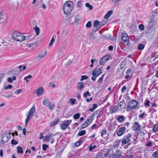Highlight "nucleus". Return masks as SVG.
<instances>
[{
    "mask_svg": "<svg viewBox=\"0 0 158 158\" xmlns=\"http://www.w3.org/2000/svg\"><path fill=\"white\" fill-rule=\"evenodd\" d=\"M73 6V2L71 1L66 2L63 6V11L64 14H69L72 11Z\"/></svg>",
    "mask_w": 158,
    "mask_h": 158,
    "instance_id": "obj_1",
    "label": "nucleus"
},
{
    "mask_svg": "<svg viewBox=\"0 0 158 158\" xmlns=\"http://www.w3.org/2000/svg\"><path fill=\"white\" fill-rule=\"evenodd\" d=\"M12 37L17 41H22L26 39L25 37L23 34L17 31L13 32Z\"/></svg>",
    "mask_w": 158,
    "mask_h": 158,
    "instance_id": "obj_2",
    "label": "nucleus"
},
{
    "mask_svg": "<svg viewBox=\"0 0 158 158\" xmlns=\"http://www.w3.org/2000/svg\"><path fill=\"white\" fill-rule=\"evenodd\" d=\"M35 110V106L33 105L32 108L30 109L28 114L27 116L25 121V124L27 125L30 119L34 115V113Z\"/></svg>",
    "mask_w": 158,
    "mask_h": 158,
    "instance_id": "obj_3",
    "label": "nucleus"
},
{
    "mask_svg": "<svg viewBox=\"0 0 158 158\" xmlns=\"http://www.w3.org/2000/svg\"><path fill=\"white\" fill-rule=\"evenodd\" d=\"M138 104V102L136 100H133L131 101L128 104L127 110V111L130 110L131 109L135 108Z\"/></svg>",
    "mask_w": 158,
    "mask_h": 158,
    "instance_id": "obj_4",
    "label": "nucleus"
},
{
    "mask_svg": "<svg viewBox=\"0 0 158 158\" xmlns=\"http://www.w3.org/2000/svg\"><path fill=\"white\" fill-rule=\"evenodd\" d=\"M11 137V133L7 132H4L2 135V141L3 143L7 142Z\"/></svg>",
    "mask_w": 158,
    "mask_h": 158,
    "instance_id": "obj_5",
    "label": "nucleus"
},
{
    "mask_svg": "<svg viewBox=\"0 0 158 158\" xmlns=\"http://www.w3.org/2000/svg\"><path fill=\"white\" fill-rule=\"evenodd\" d=\"M122 39L123 43L125 45H127L129 43V37L127 33H124L122 35Z\"/></svg>",
    "mask_w": 158,
    "mask_h": 158,
    "instance_id": "obj_6",
    "label": "nucleus"
},
{
    "mask_svg": "<svg viewBox=\"0 0 158 158\" xmlns=\"http://www.w3.org/2000/svg\"><path fill=\"white\" fill-rule=\"evenodd\" d=\"M72 120H65L60 124V128L62 130L65 129L69 126V124L71 123Z\"/></svg>",
    "mask_w": 158,
    "mask_h": 158,
    "instance_id": "obj_7",
    "label": "nucleus"
},
{
    "mask_svg": "<svg viewBox=\"0 0 158 158\" xmlns=\"http://www.w3.org/2000/svg\"><path fill=\"white\" fill-rule=\"evenodd\" d=\"M131 136L130 133H129L127 136L124 137L123 139L122 143L124 144H126L130 141V138Z\"/></svg>",
    "mask_w": 158,
    "mask_h": 158,
    "instance_id": "obj_8",
    "label": "nucleus"
},
{
    "mask_svg": "<svg viewBox=\"0 0 158 158\" xmlns=\"http://www.w3.org/2000/svg\"><path fill=\"white\" fill-rule=\"evenodd\" d=\"M126 129V127H121L119 131L117 132V135L118 136H119L122 135L124 133Z\"/></svg>",
    "mask_w": 158,
    "mask_h": 158,
    "instance_id": "obj_9",
    "label": "nucleus"
},
{
    "mask_svg": "<svg viewBox=\"0 0 158 158\" xmlns=\"http://www.w3.org/2000/svg\"><path fill=\"white\" fill-rule=\"evenodd\" d=\"M126 106V104L124 102H120L118 104V107L119 110L121 111L124 110Z\"/></svg>",
    "mask_w": 158,
    "mask_h": 158,
    "instance_id": "obj_10",
    "label": "nucleus"
},
{
    "mask_svg": "<svg viewBox=\"0 0 158 158\" xmlns=\"http://www.w3.org/2000/svg\"><path fill=\"white\" fill-rule=\"evenodd\" d=\"M101 73V70L100 69H95L93 70L92 74L94 76L97 77L100 75Z\"/></svg>",
    "mask_w": 158,
    "mask_h": 158,
    "instance_id": "obj_11",
    "label": "nucleus"
},
{
    "mask_svg": "<svg viewBox=\"0 0 158 158\" xmlns=\"http://www.w3.org/2000/svg\"><path fill=\"white\" fill-rule=\"evenodd\" d=\"M141 126V125L138 123L135 122L134 123L133 128L134 130L135 131H140Z\"/></svg>",
    "mask_w": 158,
    "mask_h": 158,
    "instance_id": "obj_12",
    "label": "nucleus"
},
{
    "mask_svg": "<svg viewBox=\"0 0 158 158\" xmlns=\"http://www.w3.org/2000/svg\"><path fill=\"white\" fill-rule=\"evenodd\" d=\"M44 93V89L42 87H40L37 89L36 94L37 96L41 95Z\"/></svg>",
    "mask_w": 158,
    "mask_h": 158,
    "instance_id": "obj_13",
    "label": "nucleus"
},
{
    "mask_svg": "<svg viewBox=\"0 0 158 158\" xmlns=\"http://www.w3.org/2000/svg\"><path fill=\"white\" fill-rule=\"evenodd\" d=\"M52 136V134L46 135L44 137V140L47 142H49Z\"/></svg>",
    "mask_w": 158,
    "mask_h": 158,
    "instance_id": "obj_14",
    "label": "nucleus"
},
{
    "mask_svg": "<svg viewBox=\"0 0 158 158\" xmlns=\"http://www.w3.org/2000/svg\"><path fill=\"white\" fill-rule=\"evenodd\" d=\"M77 87L79 91H81L84 87V84L82 82H79L77 85Z\"/></svg>",
    "mask_w": 158,
    "mask_h": 158,
    "instance_id": "obj_15",
    "label": "nucleus"
},
{
    "mask_svg": "<svg viewBox=\"0 0 158 158\" xmlns=\"http://www.w3.org/2000/svg\"><path fill=\"white\" fill-rule=\"evenodd\" d=\"M113 11L111 10H110L108 11L104 16V18L106 19H108L110 16L113 13Z\"/></svg>",
    "mask_w": 158,
    "mask_h": 158,
    "instance_id": "obj_16",
    "label": "nucleus"
},
{
    "mask_svg": "<svg viewBox=\"0 0 158 158\" xmlns=\"http://www.w3.org/2000/svg\"><path fill=\"white\" fill-rule=\"evenodd\" d=\"M107 134V130L106 129H103L101 132V136L104 138H106V135Z\"/></svg>",
    "mask_w": 158,
    "mask_h": 158,
    "instance_id": "obj_17",
    "label": "nucleus"
},
{
    "mask_svg": "<svg viewBox=\"0 0 158 158\" xmlns=\"http://www.w3.org/2000/svg\"><path fill=\"white\" fill-rule=\"evenodd\" d=\"M46 52L45 51H42L40 53L38 57L40 58H42L46 56Z\"/></svg>",
    "mask_w": 158,
    "mask_h": 158,
    "instance_id": "obj_18",
    "label": "nucleus"
},
{
    "mask_svg": "<svg viewBox=\"0 0 158 158\" xmlns=\"http://www.w3.org/2000/svg\"><path fill=\"white\" fill-rule=\"evenodd\" d=\"M125 117L123 115L119 116L117 118V120L118 122L120 123H122L124 120Z\"/></svg>",
    "mask_w": 158,
    "mask_h": 158,
    "instance_id": "obj_19",
    "label": "nucleus"
},
{
    "mask_svg": "<svg viewBox=\"0 0 158 158\" xmlns=\"http://www.w3.org/2000/svg\"><path fill=\"white\" fill-rule=\"evenodd\" d=\"M133 73L132 69L131 68H129L126 71V74L130 76H132Z\"/></svg>",
    "mask_w": 158,
    "mask_h": 158,
    "instance_id": "obj_20",
    "label": "nucleus"
},
{
    "mask_svg": "<svg viewBox=\"0 0 158 158\" xmlns=\"http://www.w3.org/2000/svg\"><path fill=\"white\" fill-rule=\"evenodd\" d=\"M116 153L115 156L117 158H121L122 157L121 152L119 150H117L116 152Z\"/></svg>",
    "mask_w": 158,
    "mask_h": 158,
    "instance_id": "obj_21",
    "label": "nucleus"
},
{
    "mask_svg": "<svg viewBox=\"0 0 158 158\" xmlns=\"http://www.w3.org/2000/svg\"><path fill=\"white\" fill-rule=\"evenodd\" d=\"M74 22L77 23L81 19V17L79 15H76L74 17Z\"/></svg>",
    "mask_w": 158,
    "mask_h": 158,
    "instance_id": "obj_22",
    "label": "nucleus"
},
{
    "mask_svg": "<svg viewBox=\"0 0 158 158\" xmlns=\"http://www.w3.org/2000/svg\"><path fill=\"white\" fill-rule=\"evenodd\" d=\"M154 132L158 131V123H156L154 126L152 130Z\"/></svg>",
    "mask_w": 158,
    "mask_h": 158,
    "instance_id": "obj_23",
    "label": "nucleus"
},
{
    "mask_svg": "<svg viewBox=\"0 0 158 158\" xmlns=\"http://www.w3.org/2000/svg\"><path fill=\"white\" fill-rule=\"evenodd\" d=\"M17 152L18 153L23 154V153L22 148L20 146H18L17 148Z\"/></svg>",
    "mask_w": 158,
    "mask_h": 158,
    "instance_id": "obj_24",
    "label": "nucleus"
},
{
    "mask_svg": "<svg viewBox=\"0 0 158 158\" xmlns=\"http://www.w3.org/2000/svg\"><path fill=\"white\" fill-rule=\"evenodd\" d=\"M16 79V77L15 76H13L12 78L11 77H9L7 79V81L10 83H12L13 80L15 81Z\"/></svg>",
    "mask_w": 158,
    "mask_h": 158,
    "instance_id": "obj_25",
    "label": "nucleus"
},
{
    "mask_svg": "<svg viewBox=\"0 0 158 158\" xmlns=\"http://www.w3.org/2000/svg\"><path fill=\"white\" fill-rule=\"evenodd\" d=\"M100 24V22L98 21H95L94 23L93 26L94 27H99Z\"/></svg>",
    "mask_w": 158,
    "mask_h": 158,
    "instance_id": "obj_26",
    "label": "nucleus"
},
{
    "mask_svg": "<svg viewBox=\"0 0 158 158\" xmlns=\"http://www.w3.org/2000/svg\"><path fill=\"white\" fill-rule=\"evenodd\" d=\"M151 102L148 99H146L144 102V105L148 107H150L151 106L150 104Z\"/></svg>",
    "mask_w": 158,
    "mask_h": 158,
    "instance_id": "obj_27",
    "label": "nucleus"
},
{
    "mask_svg": "<svg viewBox=\"0 0 158 158\" xmlns=\"http://www.w3.org/2000/svg\"><path fill=\"white\" fill-rule=\"evenodd\" d=\"M105 75V74H103L100 78L99 79L98 81H97V82L100 83V84H101L103 82V78Z\"/></svg>",
    "mask_w": 158,
    "mask_h": 158,
    "instance_id": "obj_28",
    "label": "nucleus"
},
{
    "mask_svg": "<svg viewBox=\"0 0 158 158\" xmlns=\"http://www.w3.org/2000/svg\"><path fill=\"white\" fill-rule=\"evenodd\" d=\"M152 156L154 158H157L158 157V149L153 153Z\"/></svg>",
    "mask_w": 158,
    "mask_h": 158,
    "instance_id": "obj_29",
    "label": "nucleus"
},
{
    "mask_svg": "<svg viewBox=\"0 0 158 158\" xmlns=\"http://www.w3.org/2000/svg\"><path fill=\"white\" fill-rule=\"evenodd\" d=\"M32 76L31 75H29L25 77L24 78V80L26 81V83H28L29 81L28 79L32 78Z\"/></svg>",
    "mask_w": 158,
    "mask_h": 158,
    "instance_id": "obj_30",
    "label": "nucleus"
},
{
    "mask_svg": "<svg viewBox=\"0 0 158 158\" xmlns=\"http://www.w3.org/2000/svg\"><path fill=\"white\" fill-rule=\"evenodd\" d=\"M59 121V120L57 119L55 121L52 122L50 124V126L52 127L57 124Z\"/></svg>",
    "mask_w": 158,
    "mask_h": 158,
    "instance_id": "obj_31",
    "label": "nucleus"
},
{
    "mask_svg": "<svg viewBox=\"0 0 158 158\" xmlns=\"http://www.w3.org/2000/svg\"><path fill=\"white\" fill-rule=\"evenodd\" d=\"M93 120V116H91L89 117L86 121L89 124L92 122Z\"/></svg>",
    "mask_w": 158,
    "mask_h": 158,
    "instance_id": "obj_32",
    "label": "nucleus"
},
{
    "mask_svg": "<svg viewBox=\"0 0 158 158\" xmlns=\"http://www.w3.org/2000/svg\"><path fill=\"white\" fill-rule=\"evenodd\" d=\"M76 101V99H75L73 98H70L69 99V101L68 102V103L69 104L71 103L72 104H74L75 103V102Z\"/></svg>",
    "mask_w": 158,
    "mask_h": 158,
    "instance_id": "obj_33",
    "label": "nucleus"
},
{
    "mask_svg": "<svg viewBox=\"0 0 158 158\" xmlns=\"http://www.w3.org/2000/svg\"><path fill=\"white\" fill-rule=\"evenodd\" d=\"M3 96L5 98H10L15 97H16V96H15L13 95H12L11 93H10V94H7L5 96L3 95Z\"/></svg>",
    "mask_w": 158,
    "mask_h": 158,
    "instance_id": "obj_34",
    "label": "nucleus"
},
{
    "mask_svg": "<svg viewBox=\"0 0 158 158\" xmlns=\"http://www.w3.org/2000/svg\"><path fill=\"white\" fill-rule=\"evenodd\" d=\"M89 125V124L86 121H85L81 125V128L82 129H84L88 126Z\"/></svg>",
    "mask_w": 158,
    "mask_h": 158,
    "instance_id": "obj_35",
    "label": "nucleus"
},
{
    "mask_svg": "<svg viewBox=\"0 0 158 158\" xmlns=\"http://www.w3.org/2000/svg\"><path fill=\"white\" fill-rule=\"evenodd\" d=\"M19 69V71L21 72L24 71L26 69V67L25 66H22V65H20L18 67Z\"/></svg>",
    "mask_w": 158,
    "mask_h": 158,
    "instance_id": "obj_36",
    "label": "nucleus"
},
{
    "mask_svg": "<svg viewBox=\"0 0 158 158\" xmlns=\"http://www.w3.org/2000/svg\"><path fill=\"white\" fill-rule=\"evenodd\" d=\"M119 110V109L118 107L117 106H114L113 107L112 110L111 112V114H113L114 113L117 112L118 111V110Z\"/></svg>",
    "mask_w": 158,
    "mask_h": 158,
    "instance_id": "obj_37",
    "label": "nucleus"
},
{
    "mask_svg": "<svg viewBox=\"0 0 158 158\" xmlns=\"http://www.w3.org/2000/svg\"><path fill=\"white\" fill-rule=\"evenodd\" d=\"M147 116V114H146L145 112H143L142 114H140L139 116V117L140 118H143L144 117H146Z\"/></svg>",
    "mask_w": 158,
    "mask_h": 158,
    "instance_id": "obj_38",
    "label": "nucleus"
},
{
    "mask_svg": "<svg viewBox=\"0 0 158 158\" xmlns=\"http://www.w3.org/2000/svg\"><path fill=\"white\" fill-rule=\"evenodd\" d=\"M85 6L86 7H88L89 9L90 10H91L93 9V6L92 5H90L88 3H86L85 4Z\"/></svg>",
    "mask_w": 158,
    "mask_h": 158,
    "instance_id": "obj_39",
    "label": "nucleus"
},
{
    "mask_svg": "<svg viewBox=\"0 0 158 158\" xmlns=\"http://www.w3.org/2000/svg\"><path fill=\"white\" fill-rule=\"evenodd\" d=\"M138 48L140 50H143L144 48V46L142 44H138Z\"/></svg>",
    "mask_w": 158,
    "mask_h": 158,
    "instance_id": "obj_40",
    "label": "nucleus"
},
{
    "mask_svg": "<svg viewBox=\"0 0 158 158\" xmlns=\"http://www.w3.org/2000/svg\"><path fill=\"white\" fill-rule=\"evenodd\" d=\"M80 114L79 113H77L75 114L73 116V118L74 119H77L79 118L80 117Z\"/></svg>",
    "mask_w": 158,
    "mask_h": 158,
    "instance_id": "obj_41",
    "label": "nucleus"
},
{
    "mask_svg": "<svg viewBox=\"0 0 158 158\" xmlns=\"http://www.w3.org/2000/svg\"><path fill=\"white\" fill-rule=\"evenodd\" d=\"M55 105L54 103L49 102L48 104V108L50 110L52 109V108Z\"/></svg>",
    "mask_w": 158,
    "mask_h": 158,
    "instance_id": "obj_42",
    "label": "nucleus"
},
{
    "mask_svg": "<svg viewBox=\"0 0 158 158\" xmlns=\"http://www.w3.org/2000/svg\"><path fill=\"white\" fill-rule=\"evenodd\" d=\"M96 147V145L92 146L91 145H90L89 147V150L90 151H92L93 149H94Z\"/></svg>",
    "mask_w": 158,
    "mask_h": 158,
    "instance_id": "obj_43",
    "label": "nucleus"
},
{
    "mask_svg": "<svg viewBox=\"0 0 158 158\" xmlns=\"http://www.w3.org/2000/svg\"><path fill=\"white\" fill-rule=\"evenodd\" d=\"M86 133V132L85 130H82L78 134V135L79 136H81L84 135Z\"/></svg>",
    "mask_w": 158,
    "mask_h": 158,
    "instance_id": "obj_44",
    "label": "nucleus"
},
{
    "mask_svg": "<svg viewBox=\"0 0 158 158\" xmlns=\"http://www.w3.org/2000/svg\"><path fill=\"white\" fill-rule=\"evenodd\" d=\"M110 55H107L105 56H104L102 57L101 59L102 60H108L110 58Z\"/></svg>",
    "mask_w": 158,
    "mask_h": 158,
    "instance_id": "obj_45",
    "label": "nucleus"
},
{
    "mask_svg": "<svg viewBox=\"0 0 158 158\" xmlns=\"http://www.w3.org/2000/svg\"><path fill=\"white\" fill-rule=\"evenodd\" d=\"M35 30L36 35H38L39 34L40 28L38 27H36L35 28Z\"/></svg>",
    "mask_w": 158,
    "mask_h": 158,
    "instance_id": "obj_46",
    "label": "nucleus"
},
{
    "mask_svg": "<svg viewBox=\"0 0 158 158\" xmlns=\"http://www.w3.org/2000/svg\"><path fill=\"white\" fill-rule=\"evenodd\" d=\"M139 28L140 29V30L143 31L144 29V27L143 25L140 24L139 26Z\"/></svg>",
    "mask_w": 158,
    "mask_h": 158,
    "instance_id": "obj_47",
    "label": "nucleus"
},
{
    "mask_svg": "<svg viewBox=\"0 0 158 158\" xmlns=\"http://www.w3.org/2000/svg\"><path fill=\"white\" fill-rule=\"evenodd\" d=\"M42 147V149L44 151H45L46 150L47 148L48 147V146L45 144H44L43 145Z\"/></svg>",
    "mask_w": 158,
    "mask_h": 158,
    "instance_id": "obj_48",
    "label": "nucleus"
},
{
    "mask_svg": "<svg viewBox=\"0 0 158 158\" xmlns=\"http://www.w3.org/2000/svg\"><path fill=\"white\" fill-rule=\"evenodd\" d=\"M88 78V77L86 75H83L81 76V81H82L84 79H87Z\"/></svg>",
    "mask_w": 158,
    "mask_h": 158,
    "instance_id": "obj_49",
    "label": "nucleus"
},
{
    "mask_svg": "<svg viewBox=\"0 0 158 158\" xmlns=\"http://www.w3.org/2000/svg\"><path fill=\"white\" fill-rule=\"evenodd\" d=\"M54 40H55L54 38V37H52L51 39V41L50 42L49 44V46H51V45H52L53 44L54 41Z\"/></svg>",
    "mask_w": 158,
    "mask_h": 158,
    "instance_id": "obj_50",
    "label": "nucleus"
},
{
    "mask_svg": "<svg viewBox=\"0 0 158 158\" xmlns=\"http://www.w3.org/2000/svg\"><path fill=\"white\" fill-rule=\"evenodd\" d=\"M0 15L3 17V20H5L6 19V15L3 14L1 11H0Z\"/></svg>",
    "mask_w": 158,
    "mask_h": 158,
    "instance_id": "obj_51",
    "label": "nucleus"
},
{
    "mask_svg": "<svg viewBox=\"0 0 158 158\" xmlns=\"http://www.w3.org/2000/svg\"><path fill=\"white\" fill-rule=\"evenodd\" d=\"M98 127L97 126L96 124H94L92 126L91 128V129H98Z\"/></svg>",
    "mask_w": 158,
    "mask_h": 158,
    "instance_id": "obj_52",
    "label": "nucleus"
},
{
    "mask_svg": "<svg viewBox=\"0 0 158 158\" xmlns=\"http://www.w3.org/2000/svg\"><path fill=\"white\" fill-rule=\"evenodd\" d=\"M91 26V23L90 21H89L87 22L86 25V27L90 28Z\"/></svg>",
    "mask_w": 158,
    "mask_h": 158,
    "instance_id": "obj_53",
    "label": "nucleus"
},
{
    "mask_svg": "<svg viewBox=\"0 0 158 158\" xmlns=\"http://www.w3.org/2000/svg\"><path fill=\"white\" fill-rule=\"evenodd\" d=\"M18 142L17 141H15L14 139H12L11 141V143L12 145H16L17 144Z\"/></svg>",
    "mask_w": 158,
    "mask_h": 158,
    "instance_id": "obj_54",
    "label": "nucleus"
},
{
    "mask_svg": "<svg viewBox=\"0 0 158 158\" xmlns=\"http://www.w3.org/2000/svg\"><path fill=\"white\" fill-rule=\"evenodd\" d=\"M12 86L11 85H8L6 86V87H5L4 89H5V90H7L8 89H11L12 88Z\"/></svg>",
    "mask_w": 158,
    "mask_h": 158,
    "instance_id": "obj_55",
    "label": "nucleus"
},
{
    "mask_svg": "<svg viewBox=\"0 0 158 158\" xmlns=\"http://www.w3.org/2000/svg\"><path fill=\"white\" fill-rule=\"evenodd\" d=\"M48 99H44L43 102V104L44 105H46L48 103Z\"/></svg>",
    "mask_w": 158,
    "mask_h": 158,
    "instance_id": "obj_56",
    "label": "nucleus"
},
{
    "mask_svg": "<svg viewBox=\"0 0 158 158\" xmlns=\"http://www.w3.org/2000/svg\"><path fill=\"white\" fill-rule=\"evenodd\" d=\"M94 28L92 29V31L95 32L98 31L100 28V27H94Z\"/></svg>",
    "mask_w": 158,
    "mask_h": 158,
    "instance_id": "obj_57",
    "label": "nucleus"
},
{
    "mask_svg": "<svg viewBox=\"0 0 158 158\" xmlns=\"http://www.w3.org/2000/svg\"><path fill=\"white\" fill-rule=\"evenodd\" d=\"M126 66V63L125 61H123V63L121 65V68H124Z\"/></svg>",
    "mask_w": 158,
    "mask_h": 158,
    "instance_id": "obj_58",
    "label": "nucleus"
},
{
    "mask_svg": "<svg viewBox=\"0 0 158 158\" xmlns=\"http://www.w3.org/2000/svg\"><path fill=\"white\" fill-rule=\"evenodd\" d=\"M84 94L85 98H86L87 96V95H89V96H90L89 92L88 91H87L86 92H85Z\"/></svg>",
    "mask_w": 158,
    "mask_h": 158,
    "instance_id": "obj_59",
    "label": "nucleus"
},
{
    "mask_svg": "<svg viewBox=\"0 0 158 158\" xmlns=\"http://www.w3.org/2000/svg\"><path fill=\"white\" fill-rule=\"evenodd\" d=\"M121 142V140H118L117 141H116L114 142V144L115 145H116L117 146H118L119 145V143Z\"/></svg>",
    "mask_w": 158,
    "mask_h": 158,
    "instance_id": "obj_60",
    "label": "nucleus"
},
{
    "mask_svg": "<svg viewBox=\"0 0 158 158\" xmlns=\"http://www.w3.org/2000/svg\"><path fill=\"white\" fill-rule=\"evenodd\" d=\"M90 37L91 38L93 39L94 40L96 38L94 36V35L93 34V33L92 32L90 35Z\"/></svg>",
    "mask_w": 158,
    "mask_h": 158,
    "instance_id": "obj_61",
    "label": "nucleus"
},
{
    "mask_svg": "<svg viewBox=\"0 0 158 158\" xmlns=\"http://www.w3.org/2000/svg\"><path fill=\"white\" fill-rule=\"evenodd\" d=\"M81 143L82 142L81 141H78L75 143V145L76 146H78L81 144Z\"/></svg>",
    "mask_w": 158,
    "mask_h": 158,
    "instance_id": "obj_62",
    "label": "nucleus"
},
{
    "mask_svg": "<svg viewBox=\"0 0 158 158\" xmlns=\"http://www.w3.org/2000/svg\"><path fill=\"white\" fill-rule=\"evenodd\" d=\"M82 4L81 1H78L77 3V6L78 7H81L82 6Z\"/></svg>",
    "mask_w": 158,
    "mask_h": 158,
    "instance_id": "obj_63",
    "label": "nucleus"
},
{
    "mask_svg": "<svg viewBox=\"0 0 158 158\" xmlns=\"http://www.w3.org/2000/svg\"><path fill=\"white\" fill-rule=\"evenodd\" d=\"M72 63L71 60H69L68 61L67 64H66V66H68L70 65Z\"/></svg>",
    "mask_w": 158,
    "mask_h": 158,
    "instance_id": "obj_64",
    "label": "nucleus"
}]
</instances>
